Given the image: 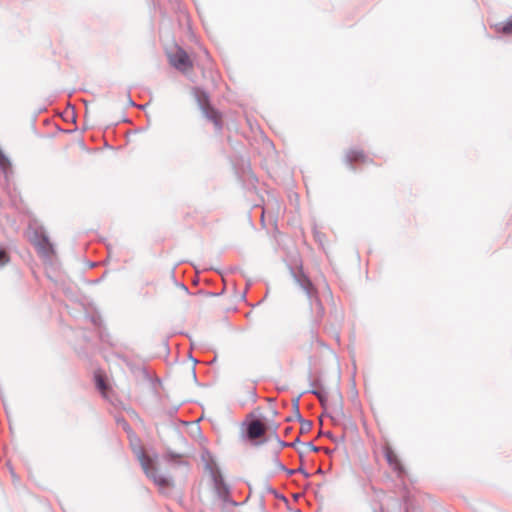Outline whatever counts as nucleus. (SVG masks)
Instances as JSON below:
<instances>
[{
	"instance_id": "nucleus-1",
	"label": "nucleus",
	"mask_w": 512,
	"mask_h": 512,
	"mask_svg": "<svg viewBox=\"0 0 512 512\" xmlns=\"http://www.w3.org/2000/svg\"><path fill=\"white\" fill-rule=\"evenodd\" d=\"M134 453L137 456L145 474L151 478L157 485L166 487L169 485V480L163 477L157 470L153 459L146 454L142 446L134 448Z\"/></svg>"
},
{
	"instance_id": "nucleus-2",
	"label": "nucleus",
	"mask_w": 512,
	"mask_h": 512,
	"mask_svg": "<svg viewBox=\"0 0 512 512\" xmlns=\"http://www.w3.org/2000/svg\"><path fill=\"white\" fill-rule=\"evenodd\" d=\"M170 64L182 73H189L193 70V61L187 52L176 46L168 54Z\"/></svg>"
},
{
	"instance_id": "nucleus-3",
	"label": "nucleus",
	"mask_w": 512,
	"mask_h": 512,
	"mask_svg": "<svg viewBox=\"0 0 512 512\" xmlns=\"http://www.w3.org/2000/svg\"><path fill=\"white\" fill-rule=\"evenodd\" d=\"M198 101L206 118L213 122L215 127L220 130L222 127V116L210 105L208 96L205 93H201Z\"/></svg>"
},
{
	"instance_id": "nucleus-4",
	"label": "nucleus",
	"mask_w": 512,
	"mask_h": 512,
	"mask_svg": "<svg viewBox=\"0 0 512 512\" xmlns=\"http://www.w3.org/2000/svg\"><path fill=\"white\" fill-rule=\"evenodd\" d=\"M383 453L386 458V461L390 468L397 472L398 474L404 473V467L401 463L400 458L397 453L393 450V448L389 444H385L383 447Z\"/></svg>"
},
{
	"instance_id": "nucleus-5",
	"label": "nucleus",
	"mask_w": 512,
	"mask_h": 512,
	"mask_svg": "<svg viewBox=\"0 0 512 512\" xmlns=\"http://www.w3.org/2000/svg\"><path fill=\"white\" fill-rule=\"evenodd\" d=\"M266 432V426L259 420H253L250 422L247 428L248 438L251 440L257 439L263 436Z\"/></svg>"
},
{
	"instance_id": "nucleus-6",
	"label": "nucleus",
	"mask_w": 512,
	"mask_h": 512,
	"mask_svg": "<svg viewBox=\"0 0 512 512\" xmlns=\"http://www.w3.org/2000/svg\"><path fill=\"white\" fill-rule=\"evenodd\" d=\"M346 161L349 164L355 163H366L370 161L368 157L364 154V152L360 149H350L346 153Z\"/></svg>"
},
{
	"instance_id": "nucleus-7",
	"label": "nucleus",
	"mask_w": 512,
	"mask_h": 512,
	"mask_svg": "<svg viewBox=\"0 0 512 512\" xmlns=\"http://www.w3.org/2000/svg\"><path fill=\"white\" fill-rule=\"evenodd\" d=\"M95 384L97 389L104 397H107L110 390L109 385L106 383L104 374L101 371H96L94 374Z\"/></svg>"
},
{
	"instance_id": "nucleus-8",
	"label": "nucleus",
	"mask_w": 512,
	"mask_h": 512,
	"mask_svg": "<svg viewBox=\"0 0 512 512\" xmlns=\"http://www.w3.org/2000/svg\"><path fill=\"white\" fill-rule=\"evenodd\" d=\"M496 31L506 35H512V16L505 22L495 26Z\"/></svg>"
},
{
	"instance_id": "nucleus-9",
	"label": "nucleus",
	"mask_w": 512,
	"mask_h": 512,
	"mask_svg": "<svg viewBox=\"0 0 512 512\" xmlns=\"http://www.w3.org/2000/svg\"><path fill=\"white\" fill-rule=\"evenodd\" d=\"M10 261V256L5 248L0 246V267L6 265Z\"/></svg>"
},
{
	"instance_id": "nucleus-10",
	"label": "nucleus",
	"mask_w": 512,
	"mask_h": 512,
	"mask_svg": "<svg viewBox=\"0 0 512 512\" xmlns=\"http://www.w3.org/2000/svg\"><path fill=\"white\" fill-rule=\"evenodd\" d=\"M315 302H316V315H317L318 318H321L323 316V313H324L323 306H322L321 302L317 298L315 299Z\"/></svg>"
},
{
	"instance_id": "nucleus-11",
	"label": "nucleus",
	"mask_w": 512,
	"mask_h": 512,
	"mask_svg": "<svg viewBox=\"0 0 512 512\" xmlns=\"http://www.w3.org/2000/svg\"><path fill=\"white\" fill-rule=\"evenodd\" d=\"M6 161H7V160H6L5 156L1 154V155H0V164H1V165H4V164L6 163Z\"/></svg>"
},
{
	"instance_id": "nucleus-12",
	"label": "nucleus",
	"mask_w": 512,
	"mask_h": 512,
	"mask_svg": "<svg viewBox=\"0 0 512 512\" xmlns=\"http://www.w3.org/2000/svg\"><path fill=\"white\" fill-rule=\"evenodd\" d=\"M136 440H137V443H133V442H132V449H133V450H134V448H137L138 446H141V445H140V441H139L138 439H136Z\"/></svg>"
}]
</instances>
